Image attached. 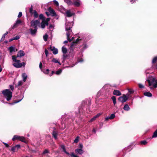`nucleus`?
<instances>
[{
    "label": "nucleus",
    "mask_w": 157,
    "mask_h": 157,
    "mask_svg": "<svg viewBox=\"0 0 157 157\" xmlns=\"http://www.w3.org/2000/svg\"><path fill=\"white\" fill-rule=\"evenodd\" d=\"M75 151L76 154L79 155H81L84 152V151L81 149H76Z\"/></svg>",
    "instance_id": "12"
},
{
    "label": "nucleus",
    "mask_w": 157,
    "mask_h": 157,
    "mask_svg": "<svg viewBox=\"0 0 157 157\" xmlns=\"http://www.w3.org/2000/svg\"><path fill=\"white\" fill-rule=\"evenodd\" d=\"M79 141V137L77 136L74 140V142L75 143H77Z\"/></svg>",
    "instance_id": "40"
},
{
    "label": "nucleus",
    "mask_w": 157,
    "mask_h": 157,
    "mask_svg": "<svg viewBox=\"0 0 157 157\" xmlns=\"http://www.w3.org/2000/svg\"><path fill=\"white\" fill-rule=\"evenodd\" d=\"M42 64L41 63V62H40V63L39 65V67L40 69H41L42 68Z\"/></svg>",
    "instance_id": "61"
},
{
    "label": "nucleus",
    "mask_w": 157,
    "mask_h": 157,
    "mask_svg": "<svg viewBox=\"0 0 157 157\" xmlns=\"http://www.w3.org/2000/svg\"><path fill=\"white\" fill-rule=\"evenodd\" d=\"M21 147V146L19 144L16 145L15 146L13 147L11 149V151L13 152L17 151Z\"/></svg>",
    "instance_id": "9"
},
{
    "label": "nucleus",
    "mask_w": 157,
    "mask_h": 157,
    "mask_svg": "<svg viewBox=\"0 0 157 157\" xmlns=\"http://www.w3.org/2000/svg\"><path fill=\"white\" fill-rule=\"evenodd\" d=\"M21 100H22V99L17 100H13V102L12 103H11V105H13V104H15V103H17L20 102Z\"/></svg>",
    "instance_id": "30"
},
{
    "label": "nucleus",
    "mask_w": 157,
    "mask_h": 157,
    "mask_svg": "<svg viewBox=\"0 0 157 157\" xmlns=\"http://www.w3.org/2000/svg\"><path fill=\"white\" fill-rule=\"evenodd\" d=\"M64 1L68 6H71L73 4V2L71 0H64Z\"/></svg>",
    "instance_id": "20"
},
{
    "label": "nucleus",
    "mask_w": 157,
    "mask_h": 157,
    "mask_svg": "<svg viewBox=\"0 0 157 157\" xmlns=\"http://www.w3.org/2000/svg\"><path fill=\"white\" fill-rule=\"evenodd\" d=\"M56 128L55 127L53 128V130L52 131V135L53 137L55 140H57V136L58 135V132L55 131Z\"/></svg>",
    "instance_id": "8"
},
{
    "label": "nucleus",
    "mask_w": 157,
    "mask_h": 157,
    "mask_svg": "<svg viewBox=\"0 0 157 157\" xmlns=\"http://www.w3.org/2000/svg\"><path fill=\"white\" fill-rule=\"evenodd\" d=\"M53 47L52 46H50V47L49 48H47L48 50H50L52 51V49Z\"/></svg>",
    "instance_id": "63"
},
{
    "label": "nucleus",
    "mask_w": 157,
    "mask_h": 157,
    "mask_svg": "<svg viewBox=\"0 0 157 157\" xmlns=\"http://www.w3.org/2000/svg\"><path fill=\"white\" fill-rule=\"evenodd\" d=\"M5 38V36L4 35H3L2 37V38L1 39V41H3L4 40Z\"/></svg>",
    "instance_id": "55"
},
{
    "label": "nucleus",
    "mask_w": 157,
    "mask_h": 157,
    "mask_svg": "<svg viewBox=\"0 0 157 157\" xmlns=\"http://www.w3.org/2000/svg\"><path fill=\"white\" fill-rule=\"evenodd\" d=\"M115 115L114 114H112L109 117L110 119H113L115 117Z\"/></svg>",
    "instance_id": "42"
},
{
    "label": "nucleus",
    "mask_w": 157,
    "mask_h": 157,
    "mask_svg": "<svg viewBox=\"0 0 157 157\" xmlns=\"http://www.w3.org/2000/svg\"><path fill=\"white\" fill-rule=\"evenodd\" d=\"M49 11L52 14L53 16H56V15L55 10H54L52 9L51 7H50L49 8Z\"/></svg>",
    "instance_id": "14"
},
{
    "label": "nucleus",
    "mask_w": 157,
    "mask_h": 157,
    "mask_svg": "<svg viewBox=\"0 0 157 157\" xmlns=\"http://www.w3.org/2000/svg\"><path fill=\"white\" fill-rule=\"evenodd\" d=\"M141 144L146 145L147 144V142L146 140L141 141L140 142Z\"/></svg>",
    "instance_id": "37"
},
{
    "label": "nucleus",
    "mask_w": 157,
    "mask_h": 157,
    "mask_svg": "<svg viewBox=\"0 0 157 157\" xmlns=\"http://www.w3.org/2000/svg\"><path fill=\"white\" fill-rule=\"evenodd\" d=\"M82 108V106H80L79 107V108H78V109H79V113H80V112H81V109Z\"/></svg>",
    "instance_id": "62"
},
{
    "label": "nucleus",
    "mask_w": 157,
    "mask_h": 157,
    "mask_svg": "<svg viewBox=\"0 0 157 157\" xmlns=\"http://www.w3.org/2000/svg\"><path fill=\"white\" fill-rule=\"evenodd\" d=\"M144 95L148 97H151L152 96V94L149 92H146L144 93Z\"/></svg>",
    "instance_id": "23"
},
{
    "label": "nucleus",
    "mask_w": 157,
    "mask_h": 157,
    "mask_svg": "<svg viewBox=\"0 0 157 157\" xmlns=\"http://www.w3.org/2000/svg\"><path fill=\"white\" fill-rule=\"evenodd\" d=\"M44 52H45L46 56H47V57L48 56V50L46 49H45Z\"/></svg>",
    "instance_id": "49"
},
{
    "label": "nucleus",
    "mask_w": 157,
    "mask_h": 157,
    "mask_svg": "<svg viewBox=\"0 0 157 157\" xmlns=\"http://www.w3.org/2000/svg\"><path fill=\"white\" fill-rule=\"evenodd\" d=\"M76 44H75V42L74 41H73L71 44L70 47L71 48H73L74 46H76Z\"/></svg>",
    "instance_id": "39"
},
{
    "label": "nucleus",
    "mask_w": 157,
    "mask_h": 157,
    "mask_svg": "<svg viewBox=\"0 0 157 157\" xmlns=\"http://www.w3.org/2000/svg\"><path fill=\"white\" fill-rule=\"evenodd\" d=\"M22 77L23 78V81L24 82L26 81L27 78V75L25 73H23L22 74Z\"/></svg>",
    "instance_id": "22"
},
{
    "label": "nucleus",
    "mask_w": 157,
    "mask_h": 157,
    "mask_svg": "<svg viewBox=\"0 0 157 157\" xmlns=\"http://www.w3.org/2000/svg\"><path fill=\"white\" fill-rule=\"evenodd\" d=\"M49 153V151L47 149H46L42 153V155H44L46 153Z\"/></svg>",
    "instance_id": "35"
},
{
    "label": "nucleus",
    "mask_w": 157,
    "mask_h": 157,
    "mask_svg": "<svg viewBox=\"0 0 157 157\" xmlns=\"http://www.w3.org/2000/svg\"><path fill=\"white\" fill-rule=\"evenodd\" d=\"M37 29H38L34 28V29H30V31L31 34L32 35L35 34L37 31Z\"/></svg>",
    "instance_id": "15"
},
{
    "label": "nucleus",
    "mask_w": 157,
    "mask_h": 157,
    "mask_svg": "<svg viewBox=\"0 0 157 157\" xmlns=\"http://www.w3.org/2000/svg\"><path fill=\"white\" fill-rule=\"evenodd\" d=\"M22 13L21 12H20L19 13V14L18 15V18H20L22 16Z\"/></svg>",
    "instance_id": "51"
},
{
    "label": "nucleus",
    "mask_w": 157,
    "mask_h": 157,
    "mask_svg": "<svg viewBox=\"0 0 157 157\" xmlns=\"http://www.w3.org/2000/svg\"><path fill=\"white\" fill-rule=\"evenodd\" d=\"M12 59L13 61L15 62V63H13V65L16 68H19L21 67L22 66H25V63L24 62L20 63V60H17V56H12Z\"/></svg>",
    "instance_id": "2"
},
{
    "label": "nucleus",
    "mask_w": 157,
    "mask_h": 157,
    "mask_svg": "<svg viewBox=\"0 0 157 157\" xmlns=\"http://www.w3.org/2000/svg\"><path fill=\"white\" fill-rule=\"evenodd\" d=\"M9 87L10 88V89H11V90H12V91H13V89H14V87L13 86V85H10L9 86Z\"/></svg>",
    "instance_id": "50"
},
{
    "label": "nucleus",
    "mask_w": 157,
    "mask_h": 157,
    "mask_svg": "<svg viewBox=\"0 0 157 157\" xmlns=\"http://www.w3.org/2000/svg\"><path fill=\"white\" fill-rule=\"evenodd\" d=\"M39 18L40 19L42 20H44L45 17L44 16L43 14H40L39 16Z\"/></svg>",
    "instance_id": "27"
},
{
    "label": "nucleus",
    "mask_w": 157,
    "mask_h": 157,
    "mask_svg": "<svg viewBox=\"0 0 157 157\" xmlns=\"http://www.w3.org/2000/svg\"><path fill=\"white\" fill-rule=\"evenodd\" d=\"M18 25L17 24H16V23L13 25V26H12V29H14L15 28L17 27V26H18Z\"/></svg>",
    "instance_id": "41"
},
{
    "label": "nucleus",
    "mask_w": 157,
    "mask_h": 157,
    "mask_svg": "<svg viewBox=\"0 0 157 157\" xmlns=\"http://www.w3.org/2000/svg\"><path fill=\"white\" fill-rule=\"evenodd\" d=\"M138 86L140 88H144V86L141 84H138Z\"/></svg>",
    "instance_id": "53"
},
{
    "label": "nucleus",
    "mask_w": 157,
    "mask_h": 157,
    "mask_svg": "<svg viewBox=\"0 0 157 157\" xmlns=\"http://www.w3.org/2000/svg\"><path fill=\"white\" fill-rule=\"evenodd\" d=\"M9 50L10 52H13L15 51L14 48L13 46H11L9 48Z\"/></svg>",
    "instance_id": "29"
},
{
    "label": "nucleus",
    "mask_w": 157,
    "mask_h": 157,
    "mask_svg": "<svg viewBox=\"0 0 157 157\" xmlns=\"http://www.w3.org/2000/svg\"><path fill=\"white\" fill-rule=\"evenodd\" d=\"M62 51L63 54H66L67 52V49L64 47H62Z\"/></svg>",
    "instance_id": "24"
},
{
    "label": "nucleus",
    "mask_w": 157,
    "mask_h": 157,
    "mask_svg": "<svg viewBox=\"0 0 157 157\" xmlns=\"http://www.w3.org/2000/svg\"><path fill=\"white\" fill-rule=\"evenodd\" d=\"M156 79H155L154 78L152 77L150 78V79H148L147 80V81L148 82L149 84V86H151L152 85V84L155 82Z\"/></svg>",
    "instance_id": "7"
},
{
    "label": "nucleus",
    "mask_w": 157,
    "mask_h": 157,
    "mask_svg": "<svg viewBox=\"0 0 157 157\" xmlns=\"http://www.w3.org/2000/svg\"><path fill=\"white\" fill-rule=\"evenodd\" d=\"M33 17L34 18H37L38 17V14L37 12L35 10H34L33 12Z\"/></svg>",
    "instance_id": "19"
},
{
    "label": "nucleus",
    "mask_w": 157,
    "mask_h": 157,
    "mask_svg": "<svg viewBox=\"0 0 157 157\" xmlns=\"http://www.w3.org/2000/svg\"><path fill=\"white\" fill-rule=\"evenodd\" d=\"M49 69H47L45 72H44V73L46 74H48L49 72Z\"/></svg>",
    "instance_id": "60"
},
{
    "label": "nucleus",
    "mask_w": 157,
    "mask_h": 157,
    "mask_svg": "<svg viewBox=\"0 0 157 157\" xmlns=\"http://www.w3.org/2000/svg\"><path fill=\"white\" fill-rule=\"evenodd\" d=\"M23 84V82L22 81H19L17 84V85H16V86H21Z\"/></svg>",
    "instance_id": "36"
},
{
    "label": "nucleus",
    "mask_w": 157,
    "mask_h": 157,
    "mask_svg": "<svg viewBox=\"0 0 157 157\" xmlns=\"http://www.w3.org/2000/svg\"><path fill=\"white\" fill-rule=\"evenodd\" d=\"M14 40H17L20 38V37L18 36H16L13 37Z\"/></svg>",
    "instance_id": "48"
},
{
    "label": "nucleus",
    "mask_w": 157,
    "mask_h": 157,
    "mask_svg": "<svg viewBox=\"0 0 157 157\" xmlns=\"http://www.w3.org/2000/svg\"><path fill=\"white\" fill-rule=\"evenodd\" d=\"M73 26V24L71 22H68L66 24L65 29L67 31V40L69 42L71 41L72 40L70 39V36L72 34V30L71 29Z\"/></svg>",
    "instance_id": "1"
},
{
    "label": "nucleus",
    "mask_w": 157,
    "mask_h": 157,
    "mask_svg": "<svg viewBox=\"0 0 157 157\" xmlns=\"http://www.w3.org/2000/svg\"><path fill=\"white\" fill-rule=\"evenodd\" d=\"M25 55V53L22 50H20L17 52V57H21L24 56Z\"/></svg>",
    "instance_id": "10"
},
{
    "label": "nucleus",
    "mask_w": 157,
    "mask_h": 157,
    "mask_svg": "<svg viewBox=\"0 0 157 157\" xmlns=\"http://www.w3.org/2000/svg\"><path fill=\"white\" fill-rule=\"evenodd\" d=\"M72 3V5H74L76 7H79L80 5L79 0L73 1Z\"/></svg>",
    "instance_id": "11"
},
{
    "label": "nucleus",
    "mask_w": 157,
    "mask_h": 157,
    "mask_svg": "<svg viewBox=\"0 0 157 157\" xmlns=\"http://www.w3.org/2000/svg\"><path fill=\"white\" fill-rule=\"evenodd\" d=\"M62 71V69H60L57 71L56 72V74L57 75H60Z\"/></svg>",
    "instance_id": "32"
},
{
    "label": "nucleus",
    "mask_w": 157,
    "mask_h": 157,
    "mask_svg": "<svg viewBox=\"0 0 157 157\" xmlns=\"http://www.w3.org/2000/svg\"><path fill=\"white\" fill-rule=\"evenodd\" d=\"M2 94L6 99L7 101L11 100L12 97V93L9 89H6L2 91Z\"/></svg>",
    "instance_id": "3"
},
{
    "label": "nucleus",
    "mask_w": 157,
    "mask_h": 157,
    "mask_svg": "<svg viewBox=\"0 0 157 157\" xmlns=\"http://www.w3.org/2000/svg\"><path fill=\"white\" fill-rule=\"evenodd\" d=\"M157 61V56L155 57L153 59L152 61V63H155Z\"/></svg>",
    "instance_id": "34"
},
{
    "label": "nucleus",
    "mask_w": 157,
    "mask_h": 157,
    "mask_svg": "<svg viewBox=\"0 0 157 157\" xmlns=\"http://www.w3.org/2000/svg\"><path fill=\"white\" fill-rule=\"evenodd\" d=\"M97 118V117H95V116L94 117H93V118H92L91 120H90V121H94V120H95V119Z\"/></svg>",
    "instance_id": "57"
},
{
    "label": "nucleus",
    "mask_w": 157,
    "mask_h": 157,
    "mask_svg": "<svg viewBox=\"0 0 157 157\" xmlns=\"http://www.w3.org/2000/svg\"><path fill=\"white\" fill-rule=\"evenodd\" d=\"M68 56L66 54H63V58L64 60H65L67 57Z\"/></svg>",
    "instance_id": "47"
},
{
    "label": "nucleus",
    "mask_w": 157,
    "mask_h": 157,
    "mask_svg": "<svg viewBox=\"0 0 157 157\" xmlns=\"http://www.w3.org/2000/svg\"><path fill=\"white\" fill-rule=\"evenodd\" d=\"M113 95L116 96H120L121 95V92L117 90H114L113 92Z\"/></svg>",
    "instance_id": "13"
},
{
    "label": "nucleus",
    "mask_w": 157,
    "mask_h": 157,
    "mask_svg": "<svg viewBox=\"0 0 157 157\" xmlns=\"http://www.w3.org/2000/svg\"><path fill=\"white\" fill-rule=\"evenodd\" d=\"M155 83L153 84V86L154 88H156L157 87V80H156Z\"/></svg>",
    "instance_id": "46"
},
{
    "label": "nucleus",
    "mask_w": 157,
    "mask_h": 157,
    "mask_svg": "<svg viewBox=\"0 0 157 157\" xmlns=\"http://www.w3.org/2000/svg\"><path fill=\"white\" fill-rule=\"evenodd\" d=\"M52 62L56 63H58L60 65L61 64L60 62L58 60H56L55 58H53L52 60Z\"/></svg>",
    "instance_id": "26"
},
{
    "label": "nucleus",
    "mask_w": 157,
    "mask_h": 157,
    "mask_svg": "<svg viewBox=\"0 0 157 157\" xmlns=\"http://www.w3.org/2000/svg\"><path fill=\"white\" fill-rule=\"evenodd\" d=\"M79 147L80 148L79 149H82L83 147V146L82 144L81 143H80L79 145Z\"/></svg>",
    "instance_id": "52"
},
{
    "label": "nucleus",
    "mask_w": 157,
    "mask_h": 157,
    "mask_svg": "<svg viewBox=\"0 0 157 157\" xmlns=\"http://www.w3.org/2000/svg\"><path fill=\"white\" fill-rule=\"evenodd\" d=\"M128 91L130 94H132L134 92V91L133 90L130 89H128Z\"/></svg>",
    "instance_id": "56"
},
{
    "label": "nucleus",
    "mask_w": 157,
    "mask_h": 157,
    "mask_svg": "<svg viewBox=\"0 0 157 157\" xmlns=\"http://www.w3.org/2000/svg\"><path fill=\"white\" fill-rule=\"evenodd\" d=\"M45 22V25H47V26H48V22H46V21H44Z\"/></svg>",
    "instance_id": "64"
},
{
    "label": "nucleus",
    "mask_w": 157,
    "mask_h": 157,
    "mask_svg": "<svg viewBox=\"0 0 157 157\" xmlns=\"http://www.w3.org/2000/svg\"><path fill=\"white\" fill-rule=\"evenodd\" d=\"M53 2L54 3V4L55 6H59V4L58 2L56 1V0H54L53 1Z\"/></svg>",
    "instance_id": "43"
},
{
    "label": "nucleus",
    "mask_w": 157,
    "mask_h": 157,
    "mask_svg": "<svg viewBox=\"0 0 157 157\" xmlns=\"http://www.w3.org/2000/svg\"><path fill=\"white\" fill-rule=\"evenodd\" d=\"M111 99L113 101V102L114 105H115L116 103V97L115 96H113L112 97Z\"/></svg>",
    "instance_id": "28"
},
{
    "label": "nucleus",
    "mask_w": 157,
    "mask_h": 157,
    "mask_svg": "<svg viewBox=\"0 0 157 157\" xmlns=\"http://www.w3.org/2000/svg\"><path fill=\"white\" fill-rule=\"evenodd\" d=\"M128 99V98L124 94L122 96L119 97L118 98L119 101L122 103L126 102Z\"/></svg>",
    "instance_id": "6"
},
{
    "label": "nucleus",
    "mask_w": 157,
    "mask_h": 157,
    "mask_svg": "<svg viewBox=\"0 0 157 157\" xmlns=\"http://www.w3.org/2000/svg\"><path fill=\"white\" fill-rule=\"evenodd\" d=\"M33 6L32 5L31 6L30 8L29 9V12L31 14H33Z\"/></svg>",
    "instance_id": "38"
},
{
    "label": "nucleus",
    "mask_w": 157,
    "mask_h": 157,
    "mask_svg": "<svg viewBox=\"0 0 157 157\" xmlns=\"http://www.w3.org/2000/svg\"><path fill=\"white\" fill-rule=\"evenodd\" d=\"M67 16L68 17H71L74 15L73 13H71L69 11H67L66 12Z\"/></svg>",
    "instance_id": "21"
},
{
    "label": "nucleus",
    "mask_w": 157,
    "mask_h": 157,
    "mask_svg": "<svg viewBox=\"0 0 157 157\" xmlns=\"http://www.w3.org/2000/svg\"><path fill=\"white\" fill-rule=\"evenodd\" d=\"M70 155L71 157H79L77 155H75L73 152L71 153Z\"/></svg>",
    "instance_id": "44"
},
{
    "label": "nucleus",
    "mask_w": 157,
    "mask_h": 157,
    "mask_svg": "<svg viewBox=\"0 0 157 157\" xmlns=\"http://www.w3.org/2000/svg\"><path fill=\"white\" fill-rule=\"evenodd\" d=\"M48 36L47 34H45L43 36V39L44 41H47Z\"/></svg>",
    "instance_id": "33"
},
{
    "label": "nucleus",
    "mask_w": 157,
    "mask_h": 157,
    "mask_svg": "<svg viewBox=\"0 0 157 157\" xmlns=\"http://www.w3.org/2000/svg\"><path fill=\"white\" fill-rule=\"evenodd\" d=\"M123 109L125 111H128L130 109V108L127 104H125L123 107Z\"/></svg>",
    "instance_id": "18"
},
{
    "label": "nucleus",
    "mask_w": 157,
    "mask_h": 157,
    "mask_svg": "<svg viewBox=\"0 0 157 157\" xmlns=\"http://www.w3.org/2000/svg\"><path fill=\"white\" fill-rule=\"evenodd\" d=\"M52 51L53 54L55 55L57 54L58 52V50L55 47H53Z\"/></svg>",
    "instance_id": "17"
},
{
    "label": "nucleus",
    "mask_w": 157,
    "mask_h": 157,
    "mask_svg": "<svg viewBox=\"0 0 157 157\" xmlns=\"http://www.w3.org/2000/svg\"><path fill=\"white\" fill-rule=\"evenodd\" d=\"M3 143L5 145L6 147H9V145L7 144L4 142Z\"/></svg>",
    "instance_id": "59"
},
{
    "label": "nucleus",
    "mask_w": 157,
    "mask_h": 157,
    "mask_svg": "<svg viewBox=\"0 0 157 157\" xmlns=\"http://www.w3.org/2000/svg\"><path fill=\"white\" fill-rule=\"evenodd\" d=\"M51 19L50 18L48 17L46 19L44 18V21H46V22H48Z\"/></svg>",
    "instance_id": "54"
},
{
    "label": "nucleus",
    "mask_w": 157,
    "mask_h": 157,
    "mask_svg": "<svg viewBox=\"0 0 157 157\" xmlns=\"http://www.w3.org/2000/svg\"><path fill=\"white\" fill-rule=\"evenodd\" d=\"M157 137V129L154 132L153 135L152 136V138H155Z\"/></svg>",
    "instance_id": "31"
},
{
    "label": "nucleus",
    "mask_w": 157,
    "mask_h": 157,
    "mask_svg": "<svg viewBox=\"0 0 157 157\" xmlns=\"http://www.w3.org/2000/svg\"><path fill=\"white\" fill-rule=\"evenodd\" d=\"M44 22V20H43L41 24V27L43 29L45 27V24Z\"/></svg>",
    "instance_id": "25"
},
{
    "label": "nucleus",
    "mask_w": 157,
    "mask_h": 157,
    "mask_svg": "<svg viewBox=\"0 0 157 157\" xmlns=\"http://www.w3.org/2000/svg\"><path fill=\"white\" fill-rule=\"evenodd\" d=\"M40 23V21L38 20H33L30 22V26L33 27L34 28L38 29L37 25Z\"/></svg>",
    "instance_id": "4"
},
{
    "label": "nucleus",
    "mask_w": 157,
    "mask_h": 157,
    "mask_svg": "<svg viewBox=\"0 0 157 157\" xmlns=\"http://www.w3.org/2000/svg\"><path fill=\"white\" fill-rule=\"evenodd\" d=\"M16 22V24L19 25L22 23V21L20 19H18L17 20Z\"/></svg>",
    "instance_id": "45"
},
{
    "label": "nucleus",
    "mask_w": 157,
    "mask_h": 157,
    "mask_svg": "<svg viewBox=\"0 0 157 157\" xmlns=\"http://www.w3.org/2000/svg\"><path fill=\"white\" fill-rule=\"evenodd\" d=\"M12 140L13 141L18 140L21 141L22 142L26 143V140L25 139V138L23 136H21L17 135H14V136Z\"/></svg>",
    "instance_id": "5"
},
{
    "label": "nucleus",
    "mask_w": 157,
    "mask_h": 157,
    "mask_svg": "<svg viewBox=\"0 0 157 157\" xmlns=\"http://www.w3.org/2000/svg\"><path fill=\"white\" fill-rule=\"evenodd\" d=\"M61 148L63 150V151L68 155H70V153L66 151L65 146L64 145H62L60 146Z\"/></svg>",
    "instance_id": "16"
},
{
    "label": "nucleus",
    "mask_w": 157,
    "mask_h": 157,
    "mask_svg": "<svg viewBox=\"0 0 157 157\" xmlns=\"http://www.w3.org/2000/svg\"><path fill=\"white\" fill-rule=\"evenodd\" d=\"M80 39H79V38H77L76 40L75 41H74L75 43V44H77L78 43V42L79 41V40Z\"/></svg>",
    "instance_id": "58"
}]
</instances>
